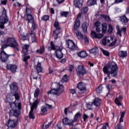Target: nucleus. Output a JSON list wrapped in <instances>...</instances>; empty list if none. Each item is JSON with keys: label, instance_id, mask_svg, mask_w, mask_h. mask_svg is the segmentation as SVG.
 <instances>
[{"label": "nucleus", "instance_id": "obj_5", "mask_svg": "<svg viewBox=\"0 0 129 129\" xmlns=\"http://www.w3.org/2000/svg\"><path fill=\"white\" fill-rule=\"evenodd\" d=\"M57 88L52 89L47 92L48 94H53V95H60L64 91V86L60 85L59 83L56 84Z\"/></svg>", "mask_w": 129, "mask_h": 129}, {"label": "nucleus", "instance_id": "obj_28", "mask_svg": "<svg viewBox=\"0 0 129 129\" xmlns=\"http://www.w3.org/2000/svg\"><path fill=\"white\" fill-rule=\"evenodd\" d=\"M118 54L119 57H121V58H124V57H126V55H127V52H126V51L121 50L119 51Z\"/></svg>", "mask_w": 129, "mask_h": 129}, {"label": "nucleus", "instance_id": "obj_44", "mask_svg": "<svg viewBox=\"0 0 129 129\" xmlns=\"http://www.w3.org/2000/svg\"><path fill=\"white\" fill-rule=\"evenodd\" d=\"M102 89H103V87H102V86H99L96 88V91L97 93H101V92H102Z\"/></svg>", "mask_w": 129, "mask_h": 129}, {"label": "nucleus", "instance_id": "obj_47", "mask_svg": "<svg viewBox=\"0 0 129 129\" xmlns=\"http://www.w3.org/2000/svg\"><path fill=\"white\" fill-rule=\"evenodd\" d=\"M40 93V89H36L34 92V97H38L39 94Z\"/></svg>", "mask_w": 129, "mask_h": 129}, {"label": "nucleus", "instance_id": "obj_58", "mask_svg": "<svg viewBox=\"0 0 129 129\" xmlns=\"http://www.w3.org/2000/svg\"><path fill=\"white\" fill-rule=\"evenodd\" d=\"M102 43L104 46L106 45V37L104 38L102 40Z\"/></svg>", "mask_w": 129, "mask_h": 129}, {"label": "nucleus", "instance_id": "obj_57", "mask_svg": "<svg viewBox=\"0 0 129 129\" xmlns=\"http://www.w3.org/2000/svg\"><path fill=\"white\" fill-rule=\"evenodd\" d=\"M113 28L111 25H109V29L108 30V33H112Z\"/></svg>", "mask_w": 129, "mask_h": 129}, {"label": "nucleus", "instance_id": "obj_4", "mask_svg": "<svg viewBox=\"0 0 129 129\" xmlns=\"http://www.w3.org/2000/svg\"><path fill=\"white\" fill-rule=\"evenodd\" d=\"M48 51H52V50H55L56 53V56L58 59H62V58H63L62 47L54 45V42H53V41L50 42V46L48 47Z\"/></svg>", "mask_w": 129, "mask_h": 129}, {"label": "nucleus", "instance_id": "obj_16", "mask_svg": "<svg viewBox=\"0 0 129 129\" xmlns=\"http://www.w3.org/2000/svg\"><path fill=\"white\" fill-rule=\"evenodd\" d=\"M63 124L66 125H73L74 121L73 120H69L67 118H64L62 119Z\"/></svg>", "mask_w": 129, "mask_h": 129}, {"label": "nucleus", "instance_id": "obj_49", "mask_svg": "<svg viewBox=\"0 0 129 129\" xmlns=\"http://www.w3.org/2000/svg\"><path fill=\"white\" fill-rule=\"evenodd\" d=\"M62 80H63L64 82H67V81H69V77H68L67 75H64V76L62 77Z\"/></svg>", "mask_w": 129, "mask_h": 129}, {"label": "nucleus", "instance_id": "obj_7", "mask_svg": "<svg viewBox=\"0 0 129 129\" xmlns=\"http://www.w3.org/2000/svg\"><path fill=\"white\" fill-rule=\"evenodd\" d=\"M39 104V100L36 99L32 104L30 103L31 110L29 112V118L32 119H35V115H34V109H37Z\"/></svg>", "mask_w": 129, "mask_h": 129}, {"label": "nucleus", "instance_id": "obj_32", "mask_svg": "<svg viewBox=\"0 0 129 129\" xmlns=\"http://www.w3.org/2000/svg\"><path fill=\"white\" fill-rule=\"evenodd\" d=\"M81 117V114L80 113V112H78L76 115H75L74 118V122L77 121V120H78V118H79V117Z\"/></svg>", "mask_w": 129, "mask_h": 129}, {"label": "nucleus", "instance_id": "obj_20", "mask_svg": "<svg viewBox=\"0 0 129 129\" xmlns=\"http://www.w3.org/2000/svg\"><path fill=\"white\" fill-rule=\"evenodd\" d=\"M120 21L122 22L123 25H126L128 23V19L125 15L120 17Z\"/></svg>", "mask_w": 129, "mask_h": 129}, {"label": "nucleus", "instance_id": "obj_8", "mask_svg": "<svg viewBox=\"0 0 129 129\" xmlns=\"http://www.w3.org/2000/svg\"><path fill=\"white\" fill-rule=\"evenodd\" d=\"M76 71L78 76H84L87 73L86 69L84 68L83 65H79L76 68Z\"/></svg>", "mask_w": 129, "mask_h": 129}, {"label": "nucleus", "instance_id": "obj_29", "mask_svg": "<svg viewBox=\"0 0 129 129\" xmlns=\"http://www.w3.org/2000/svg\"><path fill=\"white\" fill-rule=\"evenodd\" d=\"M80 27V21L78 19H76L74 22L75 30Z\"/></svg>", "mask_w": 129, "mask_h": 129}, {"label": "nucleus", "instance_id": "obj_56", "mask_svg": "<svg viewBox=\"0 0 129 129\" xmlns=\"http://www.w3.org/2000/svg\"><path fill=\"white\" fill-rule=\"evenodd\" d=\"M89 116L86 114H84L83 115V118L84 120V121H86V120L87 118H88Z\"/></svg>", "mask_w": 129, "mask_h": 129}, {"label": "nucleus", "instance_id": "obj_51", "mask_svg": "<svg viewBox=\"0 0 129 129\" xmlns=\"http://www.w3.org/2000/svg\"><path fill=\"white\" fill-rule=\"evenodd\" d=\"M106 87L108 89L109 92L112 90V86L110 85H106Z\"/></svg>", "mask_w": 129, "mask_h": 129}, {"label": "nucleus", "instance_id": "obj_36", "mask_svg": "<svg viewBox=\"0 0 129 129\" xmlns=\"http://www.w3.org/2000/svg\"><path fill=\"white\" fill-rule=\"evenodd\" d=\"M21 37L22 38V40L25 41L26 40H29V37H28V34H25V33H22L21 34Z\"/></svg>", "mask_w": 129, "mask_h": 129}, {"label": "nucleus", "instance_id": "obj_50", "mask_svg": "<svg viewBox=\"0 0 129 129\" xmlns=\"http://www.w3.org/2000/svg\"><path fill=\"white\" fill-rule=\"evenodd\" d=\"M50 17L48 15H44L42 18V21H48Z\"/></svg>", "mask_w": 129, "mask_h": 129}, {"label": "nucleus", "instance_id": "obj_2", "mask_svg": "<svg viewBox=\"0 0 129 129\" xmlns=\"http://www.w3.org/2000/svg\"><path fill=\"white\" fill-rule=\"evenodd\" d=\"M117 64L115 62H108L107 65L105 66L103 69V71L105 74H108L107 77L104 78L105 81L108 79H110V75L113 77H116L118 70Z\"/></svg>", "mask_w": 129, "mask_h": 129}, {"label": "nucleus", "instance_id": "obj_37", "mask_svg": "<svg viewBox=\"0 0 129 129\" xmlns=\"http://www.w3.org/2000/svg\"><path fill=\"white\" fill-rule=\"evenodd\" d=\"M100 16V17H102V18H103V19H104V20H105L106 21H107V22H110L111 21L110 17H109L108 15H101Z\"/></svg>", "mask_w": 129, "mask_h": 129}, {"label": "nucleus", "instance_id": "obj_9", "mask_svg": "<svg viewBox=\"0 0 129 129\" xmlns=\"http://www.w3.org/2000/svg\"><path fill=\"white\" fill-rule=\"evenodd\" d=\"M11 56H15V54H8L4 49L1 52L0 58L2 62H7L9 60V57Z\"/></svg>", "mask_w": 129, "mask_h": 129}, {"label": "nucleus", "instance_id": "obj_54", "mask_svg": "<svg viewBox=\"0 0 129 129\" xmlns=\"http://www.w3.org/2000/svg\"><path fill=\"white\" fill-rule=\"evenodd\" d=\"M32 11L31 9L29 8H26V16H28L29 15H31Z\"/></svg>", "mask_w": 129, "mask_h": 129}, {"label": "nucleus", "instance_id": "obj_3", "mask_svg": "<svg viewBox=\"0 0 129 129\" xmlns=\"http://www.w3.org/2000/svg\"><path fill=\"white\" fill-rule=\"evenodd\" d=\"M8 47H11L14 49L17 50L19 52L20 48H19V43L15 38L13 37H9L7 40L2 41L1 42V47L2 50L8 48Z\"/></svg>", "mask_w": 129, "mask_h": 129}, {"label": "nucleus", "instance_id": "obj_34", "mask_svg": "<svg viewBox=\"0 0 129 129\" xmlns=\"http://www.w3.org/2000/svg\"><path fill=\"white\" fill-rule=\"evenodd\" d=\"M41 111L42 113L46 114L47 112H48V109H47V107L45 106H42L41 108Z\"/></svg>", "mask_w": 129, "mask_h": 129}, {"label": "nucleus", "instance_id": "obj_12", "mask_svg": "<svg viewBox=\"0 0 129 129\" xmlns=\"http://www.w3.org/2000/svg\"><path fill=\"white\" fill-rule=\"evenodd\" d=\"M78 88L80 89V91L83 92L86 91V85L84 82H80L77 85Z\"/></svg>", "mask_w": 129, "mask_h": 129}, {"label": "nucleus", "instance_id": "obj_25", "mask_svg": "<svg viewBox=\"0 0 129 129\" xmlns=\"http://www.w3.org/2000/svg\"><path fill=\"white\" fill-rule=\"evenodd\" d=\"M30 35L31 36L32 43H37V38H36V36L35 35V32H34V31H31Z\"/></svg>", "mask_w": 129, "mask_h": 129}, {"label": "nucleus", "instance_id": "obj_22", "mask_svg": "<svg viewBox=\"0 0 129 129\" xmlns=\"http://www.w3.org/2000/svg\"><path fill=\"white\" fill-rule=\"evenodd\" d=\"M93 103L95 106H100V104H101V99L98 98H95Z\"/></svg>", "mask_w": 129, "mask_h": 129}, {"label": "nucleus", "instance_id": "obj_19", "mask_svg": "<svg viewBox=\"0 0 129 129\" xmlns=\"http://www.w3.org/2000/svg\"><path fill=\"white\" fill-rule=\"evenodd\" d=\"M122 95H119L118 97H116L114 100L115 103L118 105V106H120L121 105V103H120V101L122 100Z\"/></svg>", "mask_w": 129, "mask_h": 129}, {"label": "nucleus", "instance_id": "obj_42", "mask_svg": "<svg viewBox=\"0 0 129 129\" xmlns=\"http://www.w3.org/2000/svg\"><path fill=\"white\" fill-rule=\"evenodd\" d=\"M101 51L102 52L103 55L108 57L109 56V52L107 50H105L102 48L101 49Z\"/></svg>", "mask_w": 129, "mask_h": 129}, {"label": "nucleus", "instance_id": "obj_55", "mask_svg": "<svg viewBox=\"0 0 129 129\" xmlns=\"http://www.w3.org/2000/svg\"><path fill=\"white\" fill-rule=\"evenodd\" d=\"M0 2H1V5H3V6H6L8 3L7 0H0Z\"/></svg>", "mask_w": 129, "mask_h": 129}, {"label": "nucleus", "instance_id": "obj_30", "mask_svg": "<svg viewBox=\"0 0 129 129\" xmlns=\"http://www.w3.org/2000/svg\"><path fill=\"white\" fill-rule=\"evenodd\" d=\"M36 52L38 54H43L45 52V47L44 46H40V48L36 50Z\"/></svg>", "mask_w": 129, "mask_h": 129}, {"label": "nucleus", "instance_id": "obj_18", "mask_svg": "<svg viewBox=\"0 0 129 129\" xmlns=\"http://www.w3.org/2000/svg\"><path fill=\"white\" fill-rule=\"evenodd\" d=\"M16 122H17V120H16L9 119L8 122V127H15Z\"/></svg>", "mask_w": 129, "mask_h": 129}, {"label": "nucleus", "instance_id": "obj_62", "mask_svg": "<svg viewBox=\"0 0 129 129\" xmlns=\"http://www.w3.org/2000/svg\"><path fill=\"white\" fill-rule=\"evenodd\" d=\"M74 69V67H73V66H69V71H70V72H72Z\"/></svg>", "mask_w": 129, "mask_h": 129}, {"label": "nucleus", "instance_id": "obj_31", "mask_svg": "<svg viewBox=\"0 0 129 129\" xmlns=\"http://www.w3.org/2000/svg\"><path fill=\"white\" fill-rule=\"evenodd\" d=\"M10 89L13 91H17L18 90V86L15 83H12L10 85Z\"/></svg>", "mask_w": 129, "mask_h": 129}, {"label": "nucleus", "instance_id": "obj_17", "mask_svg": "<svg viewBox=\"0 0 129 129\" xmlns=\"http://www.w3.org/2000/svg\"><path fill=\"white\" fill-rule=\"evenodd\" d=\"M62 33V28H55V30L53 31V37L55 40H57L58 35Z\"/></svg>", "mask_w": 129, "mask_h": 129}, {"label": "nucleus", "instance_id": "obj_1", "mask_svg": "<svg viewBox=\"0 0 129 129\" xmlns=\"http://www.w3.org/2000/svg\"><path fill=\"white\" fill-rule=\"evenodd\" d=\"M15 98L16 101H18L20 99V95L19 94L15 93L14 95L12 96L11 94H8L7 96V100L8 102L10 104V106L12 110L10 111V115H13L18 117L21 114V109H22V105H21V102L16 103L15 102L12 103V100Z\"/></svg>", "mask_w": 129, "mask_h": 129}, {"label": "nucleus", "instance_id": "obj_45", "mask_svg": "<svg viewBox=\"0 0 129 129\" xmlns=\"http://www.w3.org/2000/svg\"><path fill=\"white\" fill-rule=\"evenodd\" d=\"M102 33H105L106 32V30H107V27L106 26V23H103L102 24Z\"/></svg>", "mask_w": 129, "mask_h": 129}, {"label": "nucleus", "instance_id": "obj_15", "mask_svg": "<svg viewBox=\"0 0 129 129\" xmlns=\"http://www.w3.org/2000/svg\"><path fill=\"white\" fill-rule=\"evenodd\" d=\"M29 48H30V45L29 44H23L22 45V52L24 55H27L29 53Z\"/></svg>", "mask_w": 129, "mask_h": 129}, {"label": "nucleus", "instance_id": "obj_10", "mask_svg": "<svg viewBox=\"0 0 129 129\" xmlns=\"http://www.w3.org/2000/svg\"><path fill=\"white\" fill-rule=\"evenodd\" d=\"M67 44L69 49H70L71 50H76V45H75V43L74 42H73V41L69 39L67 41Z\"/></svg>", "mask_w": 129, "mask_h": 129}, {"label": "nucleus", "instance_id": "obj_24", "mask_svg": "<svg viewBox=\"0 0 129 129\" xmlns=\"http://www.w3.org/2000/svg\"><path fill=\"white\" fill-rule=\"evenodd\" d=\"M78 55L81 58H86V56H88L87 52L84 50L78 52Z\"/></svg>", "mask_w": 129, "mask_h": 129}, {"label": "nucleus", "instance_id": "obj_46", "mask_svg": "<svg viewBox=\"0 0 129 129\" xmlns=\"http://www.w3.org/2000/svg\"><path fill=\"white\" fill-rule=\"evenodd\" d=\"M52 124V121L48 122L47 124H43L42 125V129H47Z\"/></svg>", "mask_w": 129, "mask_h": 129}, {"label": "nucleus", "instance_id": "obj_33", "mask_svg": "<svg viewBox=\"0 0 129 129\" xmlns=\"http://www.w3.org/2000/svg\"><path fill=\"white\" fill-rule=\"evenodd\" d=\"M60 16H61V17H64L66 18V17H68V16H69V12L61 11V12H60Z\"/></svg>", "mask_w": 129, "mask_h": 129}, {"label": "nucleus", "instance_id": "obj_38", "mask_svg": "<svg viewBox=\"0 0 129 129\" xmlns=\"http://www.w3.org/2000/svg\"><path fill=\"white\" fill-rule=\"evenodd\" d=\"M53 26L55 29H60L61 28L60 26V24H59V22L56 20L53 24Z\"/></svg>", "mask_w": 129, "mask_h": 129}, {"label": "nucleus", "instance_id": "obj_35", "mask_svg": "<svg viewBox=\"0 0 129 129\" xmlns=\"http://www.w3.org/2000/svg\"><path fill=\"white\" fill-rule=\"evenodd\" d=\"M27 21H28V23H32L34 21V18L33 17V15L31 14L27 15Z\"/></svg>", "mask_w": 129, "mask_h": 129}, {"label": "nucleus", "instance_id": "obj_27", "mask_svg": "<svg viewBox=\"0 0 129 129\" xmlns=\"http://www.w3.org/2000/svg\"><path fill=\"white\" fill-rule=\"evenodd\" d=\"M35 68L38 72V73H41L43 70V68L41 66V63L38 62V64L36 66Z\"/></svg>", "mask_w": 129, "mask_h": 129}, {"label": "nucleus", "instance_id": "obj_23", "mask_svg": "<svg viewBox=\"0 0 129 129\" xmlns=\"http://www.w3.org/2000/svg\"><path fill=\"white\" fill-rule=\"evenodd\" d=\"M97 5V1L96 0H89L87 2V5L88 7H92Z\"/></svg>", "mask_w": 129, "mask_h": 129}, {"label": "nucleus", "instance_id": "obj_60", "mask_svg": "<svg viewBox=\"0 0 129 129\" xmlns=\"http://www.w3.org/2000/svg\"><path fill=\"white\" fill-rule=\"evenodd\" d=\"M56 2H57V3L59 5H61V4H63V3H64V2H65V0H56Z\"/></svg>", "mask_w": 129, "mask_h": 129}, {"label": "nucleus", "instance_id": "obj_21", "mask_svg": "<svg viewBox=\"0 0 129 129\" xmlns=\"http://www.w3.org/2000/svg\"><path fill=\"white\" fill-rule=\"evenodd\" d=\"M89 51L91 54H93L95 56L98 55V48L95 46L92 49H90Z\"/></svg>", "mask_w": 129, "mask_h": 129}, {"label": "nucleus", "instance_id": "obj_39", "mask_svg": "<svg viewBox=\"0 0 129 129\" xmlns=\"http://www.w3.org/2000/svg\"><path fill=\"white\" fill-rule=\"evenodd\" d=\"M116 28L117 30V35L119 36V37H121V30H120V28H119V26L116 25Z\"/></svg>", "mask_w": 129, "mask_h": 129}, {"label": "nucleus", "instance_id": "obj_48", "mask_svg": "<svg viewBox=\"0 0 129 129\" xmlns=\"http://www.w3.org/2000/svg\"><path fill=\"white\" fill-rule=\"evenodd\" d=\"M88 7H86L85 8H83L81 10L82 14H86L87 12H88Z\"/></svg>", "mask_w": 129, "mask_h": 129}, {"label": "nucleus", "instance_id": "obj_40", "mask_svg": "<svg viewBox=\"0 0 129 129\" xmlns=\"http://www.w3.org/2000/svg\"><path fill=\"white\" fill-rule=\"evenodd\" d=\"M31 58V56L30 55L25 56L23 57V61L25 62V65L27 66L28 65V60Z\"/></svg>", "mask_w": 129, "mask_h": 129}, {"label": "nucleus", "instance_id": "obj_11", "mask_svg": "<svg viewBox=\"0 0 129 129\" xmlns=\"http://www.w3.org/2000/svg\"><path fill=\"white\" fill-rule=\"evenodd\" d=\"M91 37L93 39H102L103 34L102 33H96L95 31H92L91 34Z\"/></svg>", "mask_w": 129, "mask_h": 129}, {"label": "nucleus", "instance_id": "obj_6", "mask_svg": "<svg viewBox=\"0 0 129 129\" xmlns=\"http://www.w3.org/2000/svg\"><path fill=\"white\" fill-rule=\"evenodd\" d=\"M8 22H9V18L7 16V10L4 8L2 15L0 16V29H4L5 24H7Z\"/></svg>", "mask_w": 129, "mask_h": 129}, {"label": "nucleus", "instance_id": "obj_63", "mask_svg": "<svg viewBox=\"0 0 129 129\" xmlns=\"http://www.w3.org/2000/svg\"><path fill=\"white\" fill-rule=\"evenodd\" d=\"M70 92L71 93H72V94H75V93H76V91L74 89H71Z\"/></svg>", "mask_w": 129, "mask_h": 129}, {"label": "nucleus", "instance_id": "obj_43", "mask_svg": "<svg viewBox=\"0 0 129 129\" xmlns=\"http://www.w3.org/2000/svg\"><path fill=\"white\" fill-rule=\"evenodd\" d=\"M93 102H90L88 103H87V107L88 108V109H90V110H91L93 108Z\"/></svg>", "mask_w": 129, "mask_h": 129}, {"label": "nucleus", "instance_id": "obj_26", "mask_svg": "<svg viewBox=\"0 0 129 129\" xmlns=\"http://www.w3.org/2000/svg\"><path fill=\"white\" fill-rule=\"evenodd\" d=\"M89 24L87 22H84L82 24L83 31L85 33H87V28H88Z\"/></svg>", "mask_w": 129, "mask_h": 129}, {"label": "nucleus", "instance_id": "obj_14", "mask_svg": "<svg viewBox=\"0 0 129 129\" xmlns=\"http://www.w3.org/2000/svg\"><path fill=\"white\" fill-rule=\"evenodd\" d=\"M7 69H8V70H11L12 72L15 73L16 72L17 69H18V67H17V66L16 65L7 64Z\"/></svg>", "mask_w": 129, "mask_h": 129}, {"label": "nucleus", "instance_id": "obj_41", "mask_svg": "<svg viewBox=\"0 0 129 129\" xmlns=\"http://www.w3.org/2000/svg\"><path fill=\"white\" fill-rule=\"evenodd\" d=\"M76 35H77V37L78 38V39H83V34H82V33H81V32L80 31H77L76 32Z\"/></svg>", "mask_w": 129, "mask_h": 129}, {"label": "nucleus", "instance_id": "obj_61", "mask_svg": "<svg viewBox=\"0 0 129 129\" xmlns=\"http://www.w3.org/2000/svg\"><path fill=\"white\" fill-rule=\"evenodd\" d=\"M115 129H122V126L120 124H117L115 127Z\"/></svg>", "mask_w": 129, "mask_h": 129}, {"label": "nucleus", "instance_id": "obj_52", "mask_svg": "<svg viewBox=\"0 0 129 129\" xmlns=\"http://www.w3.org/2000/svg\"><path fill=\"white\" fill-rule=\"evenodd\" d=\"M31 28H32V30H35V29H37V24H36V23H35V22H32Z\"/></svg>", "mask_w": 129, "mask_h": 129}, {"label": "nucleus", "instance_id": "obj_64", "mask_svg": "<svg viewBox=\"0 0 129 129\" xmlns=\"http://www.w3.org/2000/svg\"><path fill=\"white\" fill-rule=\"evenodd\" d=\"M107 126H108V123H106V125L103 126L102 129H107Z\"/></svg>", "mask_w": 129, "mask_h": 129}, {"label": "nucleus", "instance_id": "obj_13", "mask_svg": "<svg viewBox=\"0 0 129 129\" xmlns=\"http://www.w3.org/2000/svg\"><path fill=\"white\" fill-rule=\"evenodd\" d=\"M74 6L77 9H80L83 6V2L82 0H74Z\"/></svg>", "mask_w": 129, "mask_h": 129}, {"label": "nucleus", "instance_id": "obj_53", "mask_svg": "<svg viewBox=\"0 0 129 129\" xmlns=\"http://www.w3.org/2000/svg\"><path fill=\"white\" fill-rule=\"evenodd\" d=\"M100 25H101V23H100V22L99 21H96L95 23V27L96 28H98L99 27V26H100Z\"/></svg>", "mask_w": 129, "mask_h": 129}, {"label": "nucleus", "instance_id": "obj_59", "mask_svg": "<svg viewBox=\"0 0 129 129\" xmlns=\"http://www.w3.org/2000/svg\"><path fill=\"white\" fill-rule=\"evenodd\" d=\"M83 39L85 41V43L86 45H88V43H89L88 38H87V37H84V38H83Z\"/></svg>", "mask_w": 129, "mask_h": 129}]
</instances>
